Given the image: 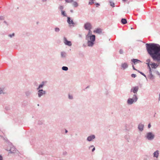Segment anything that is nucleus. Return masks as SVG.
I'll return each instance as SVG.
<instances>
[{
    "instance_id": "72a5a7b5",
    "label": "nucleus",
    "mask_w": 160,
    "mask_h": 160,
    "mask_svg": "<svg viewBox=\"0 0 160 160\" xmlns=\"http://www.w3.org/2000/svg\"><path fill=\"white\" fill-rule=\"evenodd\" d=\"M69 99H72V96H70V95H69Z\"/></svg>"
},
{
    "instance_id": "393cba45",
    "label": "nucleus",
    "mask_w": 160,
    "mask_h": 160,
    "mask_svg": "<svg viewBox=\"0 0 160 160\" xmlns=\"http://www.w3.org/2000/svg\"><path fill=\"white\" fill-rule=\"evenodd\" d=\"M110 3L111 6H112V7H114L115 4L114 3L112 2H110Z\"/></svg>"
},
{
    "instance_id": "aec40b11",
    "label": "nucleus",
    "mask_w": 160,
    "mask_h": 160,
    "mask_svg": "<svg viewBox=\"0 0 160 160\" xmlns=\"http://www.w3.org/2000/svg\"><path fill=\"white\" fill-rule=\"evenodd\" d=\"M88 30H89L88 33L86 36H91V35H92L91 31L90 30V29H89Z\"/></svg>"
},
{
    "instance_id": "9d476101",
    "label": "nucleus",
    "mask_w": 160,
    "mask_h": 160,
    "mask_svg": "<svg viewBox=\"0 0 160 160\" xmlns=\"http://www.w3.org/2000/svg\"><path fill=\"white\" fill-rule=\"evenodd\" d=\"M138 87H136L133 88V89H131V92H133L134 93H135L137 92V91L138 90Z\"/></svg>"
},
{
    "instance_id": "6ab92c4d",
    "label": "nucleus",
    "mask_w": 160,
    "mask_h": 160,
    "mask_svg": "<svg viewBox=\"0 0 160 160\" xmlns=\"http://www.w3.org/2000/svg\"><path fill=\"white\" fill-rule=\"evenodd\" d=\"M121 22L123 24H125L127 23V21L125 19H122Z\"/></svg>"
},
{
    "instance_id": "473e14b6",
    "label": "nucleus",
    "mask_w": 160,
    "mask_h": 160,
    "mask_svg": "<svg viewBox=\"0 0 160 160\" xmlns=\"http://www.w3.org/2000/svg\"><path fill=\"white\" fill-rule=\"evenodd\" d=\"M14 33H13L12 34H10L9 35V36L10 37H12V36H14Z\"/></svg>"
},
{
    "instance_id": "f03ea898",
    "label": "nucleus",
    "mask_w": 160,
    "mask_h": 160,
    "mask_svg": "<svg viewBox=\"0 0 160 160\" xmlns=\"http://www.w3.org/2000/svg\"><path fill=\"white\" fill-rule=\"evenodd\" d=\"M86 38L88 40V46L92 47L94 44L95 41V36L92 35L91 36H86Z\"/></svg>"
},
{
    "instance_id": "c85d7f7f",
    "label": "nucleus",
    "mask_w": 160,
    "mask_h": 160,
    "mask_svg": "<svg viewBox=\"0 0 160 160\" xmlns=\"http://www.w3.org/2000/svg\"><path fill=\"white\" fill-rule=\"evenodd\" d=\"M136 75L135 74H132L131 75V76L132 78H134L136 77Z\"/></svg>"
},
{
    "instance_id": "79ce46f5",
    "label": "nucleus",
    "mask_w": 160,
    "mask_h": 160,
    "mask_svg": "<svg viewBox=\"0 0 160 160\" xmlns=\"http://www.w3.org/2000/svg\"><path fill=\"white\" fill-rule=\"evenodd\" d=\"M67 132H68L67 130H66V131H65V132H66V133H67Z\"/></svg>"
},
{
    "instance_id": "412c9836",
    "label": "nucleus",
    "mask_w": 160,
    "mask_h": 160,
    "mask_svg": "<svg viewBox=\"0 0 160 160\" xmlns=\"http://www.w3.org/2000/svg\"><path fill=\"white\" fill-rule=\"evenodd\" d=\"M72 4V5L75 7H77L78 6V4L76 2H73Z\"/></svg>"
},
{
    "instance_id": "58836bf2",
    "label": "nucleus",
    "mask_w": 160,
    "mask_h": 160,
    "mask_svg": "<svg viewBox=\"0 0 160 160\" xmlns=\"http://www.w3.org/2000/svg\"><path fill=\"white\" fill-rule=\"evenodd\" d=\"M95 148L94 147L92 150V152H93L95 150Z\"/></svg>"
},
{
    "instance_id": "b1692460",
    "label": "nucleus",
    "mask_w": 160,
    "mask_h": 160,
    "mask_svg": "<svg viewBox=\"0 0 160 160\" xmlns=\"http://www.w3.org/2000/svg\"><path fill=\"white\" fill-rule=\"evenodd\" d=\"M44 82H42V84L40 85L39 87V88H39H42L43 85H44Z\"/></svg>"
},
{
    "instance_id": "39448f33",
    "label": "nucleus",
    "mask_w": 160,
    "mask_h": 160,
    "mask_svg": "<svg viewBox=\"0 0 160 160\" xmlns=\"http://www.w3.org/2000/svg\"><path fill=\"white\" fill-rule=\"evenodd\" d=\"M84 28L87 30L91 29L92 28V26L90 23L87 22L84 24Z\"/></svg>"
},
{
    "instance_id": "20e7f679",
    "label": "nucleus",
    "mask_w": 160,
    "mask_h": 160,
    "mask_svg": "<svg viewBox=\"0 0 160 160\" xmlns=\"http://www.w3.org/2000/svg\"><path fill=\"white\" fill-rule=\"evenodd\" d=\"M154 135L151 132H148L147 133L146 137L148 140H152L153 139Z\"/></svg>"
},
{
    "instance_id": "a878e982",
    "label": "nucleus",
    "mask_w": 160,
    "mask_h": 160,
    "mask_svg": "<svg viewBox=\"0 0 160 160\" xmlns=\"http://www.w3.org/2000/svg\"><path fill=\"white\" fill-rule=\"evenodd\" d=\"M66 2H67L70 3L73 1V0H65Z\"/></svg>"
},
{
    "instance_id": "7c9ffc66",
    "label": "nucleus",
    "mask_w": 160,
    "mask_h": 160,
    "mask_svg": "<svg viewBox=\"0 0 160 160\" xmlns=\"http://www.w3.org/2000/svg\"><path fill=\"white\" fill-rule=\"evenodd\" d=\"M138 72H139L140 73H141L142 75H143V76H144V77H146V76L142 72H139V71H138Z\"/></svg>"
},
{
    "instance_id": "c03bdc74",
    "label": "nucleus",
    "mask_w": 160,
    "mask_h": 160,
    "mask_svg": "<svg viewBox=\"0 0 160 160\" xmlns=\"http://www.w3.org/2000/svg\"><path fill=\"white\" fill-rule=\"evenodd\" d=\"M123 1H125L126 0H122Z\"/></svg>"
},
{
    "instance_id": "a18cd8bd",
    "label": "nucleus",
    "mask_w": 160,
    "mask_h": 160,
    "mask_svg": "<svg viewBox=\"0 0 160 160\" xmlns=\"http://www.w3.org/2000/svg\"><path fill=\"white\" fill-rule=\"evenodd\" d=\"M43 1H46V0H43Z\"/></svg>"
},
{
    "instance_id": "1a4fd4ad",
    "label": "nucleus",
    "mask_w": 160,
    "mask_h": 160,
    "mask_svg": "<svg viewBox=\"0 0 160 160\" xmlns=\"http://www.w3.org/2000/svg\"><path fill=\"white\" fill-rule=\"evenodd\" d=\"M45 92L43 91L42 89L38 91V95L39 97H40L43 94H44Z\"/></svg>"
},
{
    "instance_id": "f257e3e1",
    "label": "nucleus",
    "mask_w": 160,
    "mask_h": 160,
    "mask_svg": "<svg viewBox=\"0 0 160 160\" xmlns=\"http://www.w3.org/2000/svg\"><path fill=\"white\" fill-rule=\"evenodd\" d=\"M148 53L154 60L160 61V45L158 44L152 43L146 44Z\"/></svg>"
},
{
    "instance_id": "423d86ee",
    "label": "nucleus",
    "mask_w": 160,
    "mask_h": 160,
    "mask_svg": "<svg viewBox=\"0 0 160 160\" xmlns=\"http://www.w3.org/2000/svg\"><path fill=\"white\" fill-rule=\"evenodd\" d=\"M64 42L65 45L70 46L72 45V43L70 41H68L65 37L64 38Z\"/></svg>"
},
{
    "instance_id": "37998d69",
    "label": "nucleus",
    "mask_w": 160,
    "mask_h": 160,
    "mask_svg": "<svg viewBox=\"0 0 160 160\" xmlns=\"http://www.w3.org/2000/svg\"><path fill=\"white\" fill-rule=\"evenodd\" d=\"M94 0H90V1H93Z\"/></svg>"
},
{
    "instance_id": "c9c22d12",
    "label": "nucleus",
    "mask_w": 160,
    "mask_h": 160,
    "mask_svg": "<svg viewBox=\"0 0 160 160\" xmlns=\"http://www.w3.org/2000/svg\"><path fill=\"white\" fill-rule=\"evenodd\" d=\"M132 68H133V69L134 70H137V69H136L135 68V67H134V66L133 65V66H132Z\"/></svg>"
},
{
    "instance_id": "9b49d317",
    "label": "nucleus",
    "mask_w": 160,
    "mask_h": 160,
    "mask_svg": "<svg viewBox=\"0 0 160 160\" xmlns=\"http://www.w3.org/2000/svg\"><path fill=\"white\" fill-rule=\"evenodd\" d=\"M121 66L123 69H124L128 67V65L126 63H122Z\"/></svg>"
},
{
    "instance_id": "4be33fe9",
    "label": "nucleus",
    "mask_w": 160,
    "mask_h": 160,
    "mask_svg": "<svg viewBox=\"0 0 160 160\" xmlns=\"http://www.w3.org/2000/svg\"><path fill=\"white\" fill-rule=\"evenodd\" d=\"M62 69L63 70L67 71L68 70V68L67 67L63 66L62 68Z\"/></svg>"
},
{
    "instance_id": "f8f14e48",
    "label": "nucleus",
    "mask_w": 160,
    "mask_h": 160,
    "mask_svg": "<svg viewBox=\"0 0 160 160\" xmlns=\"http://www.w3.org/2000/svg\"><path fill=\"white\" fill-rule=\"evenodd\" d=\"M93 32L98 33H100L102 32V30L100 28H97L94 30Z\"/></svg>"
},
{
    "instance_id": "bb28decb",
    "label": "nucleus",
    "mask_w": 160,
    "mask_h": 160,
    "mask_svg": "<svg viewBox=\"0 0 160 160\" xmlns=\"http://www.w3.org/2000/svg\"><path fill=\"white\" fill-rule=\"evenodd\" d=\"M62 15H63L64 16H66V14L65 13V12L63 11H62Z\"/></svg>"
},
{
    "instance_id": "f704fd0d",
    "label": "nucleus",
    "mask_w": 160,
    "mask_h": 160,
    "mask_svg": "<svg viewBox=\"0 0 160 160\" xmlns=\"http://www.w3.org/2000/svg\"><path fill=\"white\" fill-rule=\"evenodd\" d=\"M96 5V6L97 7L99 5V4L98 3H96L95 4Z\"/></svg>"
},
{
    "instance_id": "cd10ccee",
    "label": "nucleus",
    "mask_w": 160,
    "mask_h": 160,
    "mask_svg": "<svg viewBox=\"0 0 160 160\" xmlns=\"http://www.w3.org/2000/svg\"><path fill=\"white\" fill-rule=\"evenodd\" d=\"M55 31L57 32H59V29L58 28H55Z\"/></svg>"
},
{
    "instance_id": "e433bc0d",
    "label": "nucleus",
    "mask_w": 160,
    "mask_h": 160,
    "mask_svg": "<svg viewBox=\"0 0 160 160\" xmlns=\"http://www.w3.org/2000/svg\"><path fill=\"white\" fill-rule=\"evenodd\" d=\"M2 92H3L2 90H0V94H1V93H2Z\"/></svg>"
},
{
    "instance_id": "0eeeda50",
    "label": "nucleus",
    "mask_w": 160,
    "mask_h": 160,
    "mask_svg": "<svg viewBox=\"0 0 160 160\" xmlns=\"http://www.w3.org/2000/svg\"><path fill=\"white\" fill-rule=\"evenodd\" d=\"M67 22L68 23L71 25H72L74 24V22L73 21L71 20L70 18L69 17L68 18Z\"/></svg>"
},
{
    "instance_id": "f3484780",
    "label": "nucleus",
    "mask_w": 160,
    "mask_h": 160,
    "mask_svg": "<svg viewBox=\"0 0 160 160\" xmlns=\"http://www.w3.org/2000/svg\"><path fill=\"white\" fill-rule=\"evenodd\" d=\"M150 59H148L146 61V62H147V64L148 65V68H151L150 67V64L149 63L150 62Z\"/></svg>"
},
{
    "instance_id": "5701e85b",
    "label": "nucleus",
    "mask_w": 160,
    "mask_h": 160,
    "mask_svg": "<svg viewBox=\"0 0 160 160\" xmlns=\"http://www.w3.org/2000/svg\"><path fill=\"white\" fill-rule=\"evenodd\" d=\"M61 55L62 57H64L65 56L66 54L64 52H62L61 53Z\"/></svg>"
},
{
    "instance_id": "2eb2a0df",
    "label": "nucleus",
    "mask_w": 160,
    "mask_h": 160,
    "mask_svg": "<svg viewBox=\"0 0 160 160\" xmlns=\"http://www.w3.org/2000/svg\"><path fill=\"white\" fill-rule=\"evenodd\" d=\"M144 125L143 124H140L138 126V129L141 131L143 130Z\"/></svg>"
},
{
    "instance_id": "6e6552de",
    "label": "nucleus",
    "mask_w": 160,
    "mask_h": 160,
    "mask_svg": "<svg viewBox=\"0 0 160 160\" xmlns=\"http://www.w3.org/2000/svg\"><path fill=\"white\" fill-rule=\"evenodd\" d=\"M152 68H156L158 66V65L157 64H156L155 63H152L150 65Z\"/></svg>"
},
{
    "instance_id": "ea45409f",
    "label": "nucleus",
    "mask_w": 160,
    "mask_h": 160,
    "mask_svg": "<svg viewBox=\"0 0 160 160\" xmlns=\"http://www.w3.org/2000/svg\"><path fill=\"white\" fill-rule=\"evenodd\" d=\"M0 160H2V158L1 156H0Z\"/></svg>"
},
{
    "instance_id": "4468645a",
    "label": "nucleus",
    "mask_w": 160,
    "mask_h": 160,
    "mask_svg": "<svg viewBox=\"0 0 160 160\" xmlns=\"http://www.w3.org/2000/svg\"><path fill=\"white\" fill-rule=\"evenodd\" d=\"M149 69V72L150 74L149 77L151 79H153V76L152 73V70L151 69V68H150Z\"/></svg>"
},
{
    "instance_id": "dca6fc26",
    "label": "nucleus",
    "mask_w": 160,
    "mask_h": 160,
    "mask_svg": "<svg viewBox=\"0 0 160 160\" xmlns=\"http://www.w3.org/2000/svg\"><path fill=\"white\" fill-rule=\"evenodd\" d=\"M132 61L135 64H136L137 63H138L140 62V61L137 59H133L132 60Z\"/></svg>"
},
{
    "instance_id": "4c0bfd02",
    "label": "nucleus",
    "mask_w": 160,
    "mask_h": 160,
    "mask_svg": "<svg viewBox=\"0 0 160 160\" xmlns=\"http://www.w3.org/2000/svg\"><path fill=\"white\" fill-rule=\"evenodd\" d=\"M151 127V125H150V124H149L148 125V127L149 128H150Z\"/></svg>"
},
{
    "instance_id": "2f4dec72",
    "label": "nucleus",
    "mask_w": 160,
    "mask_h": 160,
    "mask_svg": "<svg viewBox=\"0 0 160 160\" xmlns=\"http://www.w3.org/2000/svg\"><path fill=\"white\" fill-rule=\"evenodd\" d=\"M119 52L120 54H122L123 52V50H120L119 51Z\"/></svg>"
},
{
    "instance_id": "a211bd4d",
    "label": "nucleus",
    "mask_w": 160,
    "mask_h": 160,
    "mask_svg": "<svg viewBox=\"0 0 160 160\" xmlns=\"http://www.w3.org/2000/svg\"><path fill=\"white\" fill-rule=\"evenodd\" d=\"M158 151H157L155 152L154 153V157H155L156 158H158Z\"/></svg>"
},
{
    "instance_id": "c756f323",
    "label": "nucleus",
    "mask_w": 160,
    "mask_h": 160,
    "mask_svg": "<svg viewBox=\"0 0 160 160\" xmlns=\"http://www.w3.org/2000/svg\"><path fill=\"white\" fill-rule=\"evenodd\" d=\"M94 3V2L93 1L89 2V5H92V4H93Z\"/></svg>"
},
{
    "instance_id": "ddd939ff",
    "label": "nucleus",
    "mask_w": 160,
    "mask_h": 160,
    "mask_svg": "<svg viewBox=\"0 0 160 160\" xmlns=\"http://www.w3.org/2000/svg\"><path fill=\"white\" fill-rule=\"evenodd\" d=\"M95 137L94 135H92L88 137L87 138V140L89 141H91L92 139H94Z\"/></svg>"
},
{
    "instance_id": "a19ab883",
    "label": "nucleus",
    "mask_w": 160,
    "mask_h": 160,
    "mask_svg": "<svg viewBox=\"0 0 160 160\" xmlns=\"http://www.w3.org/2000/svg\"><path fill=\"white\" fill-rule=\"evenodd\" d=\"M159 100H160V94L159 95Z\"/></svg>"
},
{
    "instance_id": "7ed1b4c3",
    "label": "nucleus",
    "mask_w": 160,
    "mask_h": 160,
    "mask_svg": "<svg viewBox=\"0 0 160 160\" xmlns=\"http://www.w3.org/2000/svg\"><path fill=\"white\" fill-rule=\"evenodd\" d=\"M138 99V98L136 95H134L133 96V98H129L128 100V104H132L134 102H136Z\"/></svg>"
}]
</instances>
